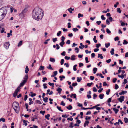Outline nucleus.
Here are the masks:
<instances>
[{"mask_svg": "<svg viewBox=\"0 0 128 128\" xmlns=\"http://www.w3.org/2000/svg\"><path fill=\"white\" fill-rule=\"evenodd\" d=\"M128 43V42H127L126 40H124V42L123 43V44H126Z\"/></svg>", "mask_w": 128, "mask_h": 128, "instance_id": "43", "label": "nucleus"}, {"mask_svg": "<svg viewBox=\"0 0 128 128\" xmlns=\"http://www.w3.org/2000/svg\"><path fill=\"white\" fill-rule=\"evenodd\" d=\"M20 88H17L13 94V96L14 97H16V96L18 92L20 91Z\"/></svg>", "mask_w": 128, "mask_h": 128, "instance_id": "5", "label": "nucleus"}, {"mask_svg": "<svg viewBox=\"0 0 128 128\" xmlns=\"http://www.w3.org/2000/svg\"><path fill=\"white\" fill-rule=\"evenodd\" d=\"M75 56L74 55H72L71 56V60H75Z\"/></svg>", "mask_w": 128, "mask_h": 128, "instance_id": "17", "label": "nucleus"}, {"mask_svg": "<svg viewBox=\"0 0 128 128\" xmlns=\"http://www.w3.org/2000/svg\"><path fill=\"white\" fill-rule=\"evenodd\" d=\"M91 114V112L90 111H88L86 114V115H88V114Z\"/></svg>", "mask_w": 128, "mask_h": 128, "instance_id": "62", "label": "nucleus"}, {"mask_svg": "<svg viewBox=\"0 0 128 128\" xmlns=\"http://www.w3.org/2000/svg\"><path fill=\"white\" fill-rule=\"evenodd\" d=\"M22 41H20L19 43H18V46H21L22 44Z\"/></svg>", "mask_w": 128, "mask_h": 128, "instance_id": "42", "label": "nucleus"}, {"mask_svg": "<svg viewBox=\"0 0 128 128\" xmlns=\"http://www.w3.org/2000/svg\"><path fill=\"white\" fill-rule=\"evenodd\" d=\"M64 59H62L61 60V61L60 62L61 63V65H62L64 63Z\"/></svg>", "mask_w": 128, "mask_h": 128, "instance_id": "61", "label": "nucleus"}, {"mask_svg": "<svg viewBox=\"0 0 128 128\" xmlns=\"http://www.w3.org/2000/svg\"><path fill=\"white\" fill-rule=\"evenodd\" d=\"M53 92L52 91H50V90H47V93H46V94H49L50 95L52 94H53Z\"/></svg>", "mask_w": 128, "mask_h": 128, "instance_id": "9", "label": "nucleus"}, {"mask_svg": "<svg viewBox=\"0 0 128 128\" xmlns=\"http://www.w3.org/2000/svg\"><path fill=\"white\" fill-rule=\"evenodd\" d=\"M110 45V43H108L107 44L106 43L105 44V46L106 48H108L109 46Z\"/></svg>", "mask_w": 128, "mask_h": 128, "instance_id": "39", "label": "nucleus"}, {"mask_svg": "<svg viewBox=\"0 0 128 128\" xmlns=\"http://www.w3.org/2000/svg\"><path fill=\"white\" fill-rule=\"evenodd\" d=\"M124 121L125 123L128 122V119L126 118H124Z\"/></svg>", "mask_w": 128, "mask_h": 128, "instance_id": "26", "label": "nucleus"}, {"mask_svg": "<svg viewBox=\"0 0 128 128\" xmlns=\"http://www.w3.org/2000/svg\"><path fill=\"white\" fill-rule=\"evenodd\" d=\"M47 68L48 69H49L51 70H54V69L52 67L51 65L50 64H49V66H48L47 67Z\"/></svg>", "mask_w": 128, "mask_h": 128, "instance_id": "22", "label": "nucleus"}, {"mask_svg": "<svg viewBox=\"0 0 128 128\" xmlns=\"http://www.w3.org/2000/svg\"><path fill=\"white\" fill-rule=\"evenodd\" d=\"M78 84L77 82L74 83L73 82V83L72 84V86H76Z\"/></svg>", "mask_w": 128, "mask_h": 128, "instance_id": "38", "label": "nucleus"}, {"mask_svg": "<svg viewBox=\"0 0 128 128\" xmlns=\"http://www.w3.org/2000/svg\"><path fill=\"white\" fill-rule=\"evenodd\" d=\"M60 104L61 105H62L64 106H65V103L64 102V101H62V102H61L60 103Z\"/></svg>", "mask_w": 128, "mask_h": 128, "instance_id": "55", "label": "nucleus"}, {"mask_svg": "<svg viewBox=\"0 0 128 128\" xmlns=\"http://www.w3.org/2000/svg\"><path fill=\"white\" fill-rule=\"evenodd\" d=\"M66 108L68 110H70L72 109V106L70 105H69L68 106H67L66 107Z\"/></svg>", "mask_w": 128, "mask_h": 128, "instance_id": "18", "label": "nucleus"}, {"mask_svg": "<svg viewBox=\"0 0 128 128\" xmlns=\"http://www.w3.org/2000/svg\"><path fill=\"white\" fill-rule=\"evenodd\" d=\"M4 28H2V30H1L0 32L1 33H3L4 32L5 33H6V32L4 30Z\"/></svg>", "mask_w": 128, "mask_h": 128, "instance_id": "27", "label": "nucleus"}, {"mask_svg": "<svg viewBox=\"0 0 128 128\" xmlns=\"http://www.w3.org/2000/svg\"><path fill=\"white\" fill-rule=\"evenodd\" d=\"M106 24L108 25H109L110 24V22L109 21L108 19H107L106 20Z\"/></svg>", "mask_w": 128, "mask_h": 128, "instance_id": "64", "label": "nucleus"}, {"mask_svg": "<svg viewBox=\"0 0 128 128\" xmlns=\"http://www.w3.org/2000/svg\"><path fill=\"white\" fill-rule=\"evenodd\" d=\"M48 84L50 86H52V87L53 88L54 87V83H50V82H49L48 83Z\"/></svg>", "mask_w": 128, "mask_h": 128, "instance_id": "28", "label": "nucleus"}, {"mask_svg": "<svg viewBox=\"0 0 128 128\" xmlns=\"http://www.w3.org/2000/svg\"><path fill=\"white\" fill-rule=\"evenodd\" d=\"M59 72L60 73H61L62 72H63V68H61L59 70Z\"/></svg>", "mask_w": 128, "mask_h": 128, "instance_id": "63", "label": "nucleus"}, {"mask_svg": "<svg viewBox=\"0 0 128 128\" xmlns=\"http://www.w3.org/2000/svg\"><path fill=\"white\" fill-rule=\"evenodd\" d=\"M56 108L59 110L60 111L62 112H63V110L61 109V108L60 107H59L58 106H56Z\"/></svg>", "mask_w": 128, "mask_h": 128, "instance_id": "31", "label": "nucleus"}, {"mask_svg": "<svg viewBox=\"0 0 128 128\" xmlns=\"http://www.w3.org/2000/svg\"><path fill=\"white\" fill-rule=\"evenodd\" d=\"M7 13L6 10L4 8L0 9V21L3 19Z\"/></svg>", "mask_w": 128, "mask_h": 128, "instance_id": "2", "label": "nucleus"}, {"mask_svg": "<svg viewBox=\"0 0 128 128\" xmlns=\"http://www.w3.org/2000/svg\"><path fill=\"white\" fill-rule=\"evenodd\" d=\"M89 123V122L87 120H86L85 121V122L84 124V127H85L86 126V124L87 126H88Z\"/></svg>", "mask_w": 128, "mask_h": 128, "instance_id": "15", "label": "nucleus"}, {"mask_svg": "<svg viewBox=\"0 0 128 128\" xmlns=\"http://www.w3.org/2000/svg\"><path fill=\"white\" fill-rule=\"evenodd\" d=\"M36 102L37 103L40 104H42V102L39 100H36Z\"/></svg>", "mask_w": 128, "mask_h": 128, "instance_id": "41", "label": "nucleus"}, {"mask_svg": "<svg viewBox=\"0 0 128 128\" xmlns=\"http://www.w3.org/2000/svg\"><path fill=\"white\" fill-rule=\"evenodd\" d=\"M25 106H26V109H27L26 110L27 111H28V110H29V112H30L31 111V109H28V104L27 103H26L25 104Z\"/></svg>", "mask_w": 128, "mask_h": 128, "instance_id": "10", "label": "nucleus"}, {"mask_svg": "<svg viewBox=\"0 0 128 128\" xmlns=\"http://www.w3.org/2000/svg\"><path fill=\"white\" fill-rule=\"evenodd\" d=\"M10 45L9 42H7L5 43L4 45V47L6 49H8Z\"/></svg>", "mask_w": 128, "mask_h": 128, "instance_id": "6", "label": "nucleus"}, {"mask_svg": "<svg viewBox=\"0 0 128 128\" xmlns=\"http://www.w3.org/2000/svg\"><path fill=\"white\" fill-rule=\"evenodd\" d=\"M127 92V91H122L121 92H120L119 94L120 95H121L122 94H124L125 93H126Z\"/></svg>", "mask_w": 128, "mask_h": 128, "instance_id": "12", "label": "nucleus"}, {"mask_svg": "<svg viewBox=\"0 0 128 128\" xmlns=\"http://www.w3.org/2000/svg\"><path fill=\"white\" fill-rule=\"evenodd\" d=\"M124 96H121L120 97V98L118 99V100L122 103V101L124 100Z\"/></svg>", "mask_w": 128, "mask_h": 128, "instance_id": "7", "label": "nucleus"}, {"mask_svg": "<svg viewBox=\"0 0 128 128\" xmlns=\"http://www.w3.org/2000/svg\"><path fill=\"white\" fill-rule=\"evenodd\" d=\"M47 80V78L46 77L43 78V80L42 81L43 82H44L45 81Z\"/></svg>", "mask_w": 128, "mask_h": 128, "instance_id": "59", "label": "nucleus"}, {"mask_svg": "<svg viewBox=\"0 0 128 128\" xmlns=\"http://www.w3.org/2000/svg\"><path fill=\"white\" fill-rule=\"evenodd\" d=\"M65 38L63 36H62L61 37V40L62 42H64V40L65 39Z\"/></svg>", "mask_w": 128, "mask_h": 128, "instance_id": "44", "label": "nucleus"}, {"mask_svg": "<svg viewBox=\"0 0 128 128\" xmlns=\"http://www.w3.org/2000/svg\"><path fill=\"white\" fill-rule=\"evenodd\" d=\"M114 49L113 48L112 49L111 51H110V53H111L112 55L114 54Z\"/></svg>", "mask_w": 128, "mask_h": 128, "instance_id": "20", "label": "nucleus"}, {"mask_svg": "<svg viewBox=\"0 0 128 128\" xmlns=\"http://www.w3.org/2000/svg\"><path fill=\"white\" fill-rule=\"evenodd\" d=\"M28 78V75L27 74H26L24 78V80L22 81V82L20 83V86L18 87L17 88H20V87L23 86L26 82Z\"/></svg>", "mask_w": 128, "mask_h": 128, "instance_id": "3", "label": "nucleus"}, {"mask_svg": "<svg viewBox=\"0 0 128 128\" xmlns=\"http://www.w3.org/2000/svg\"><path fill=\"white\" fill-rule=\"evenodd\" d=\"M97 70V68H93L94 73L95 74L96 73Z\"/></svg>", "mask_w": 128, "mask_h": 128, "instance_id": "34", "label": "nucleus"}, {"mask_svg": "<svg viewBox=\"0 0 128 128\" xmlns=\"http://www.w3.org/2000/svg\"><path fill=\"white\" fill-rule=\"evenodd\" d=\"M104 96V94H100L99 96V97L100 99H102L103 98V97Z\"/></svg>", "mask_w": 128, "mask_h": 128, "instance_id": "25", "label": "nucleus"}, {"mask_svg": "<svg viewBox=\"0 0 128 128\" xmlns=\"http://www.w3.org/2000/svg\"><path fill=\"white\" fill-rule=\"evenodd\" d=\"M77 81L78 82H80L82 80V78L81 77L79 78L78 77L77 78Z\"/></svg>", "mask_w": 128, "mask_h": 128, "instance_id": "35", "label": "nucleus"}, {"mask_svg": "<svg viewBox=\"0 0 128 128\" xmlns=\"http://www.w3.org/2000/svg\"><path fill=\"white\" fill-rule=\"evenodd\" d=\"M44 11L41 8H35L32 11V15L33 18L37 20H41L44 16Z\"/></svg>", "mask_w": 128, "mask_h": 128, "instance_id": "1", "label": "nucleus"}, {"mask_svg": "<svg viewBox=\"0 0 128 128\" xmlns=\"http://www.w3.org/2000/svg\"><path fill=\"white\" fill-rule=\"evenodd\" d=\"M107 86V87H108V86H109L108 84L106 83V82H103V86Z\"/></svg>", "mask_w": 128, "mask_h": 128, "instance_id": "46", "label": "nucleus"}, {"mask_svg": "<svg viewBox=\"0 0 128 128\" xmlns=\"http://www.w3.org/2000/svg\"><path fill=\"white\" fill-rule=\"evenodd\" d=\"M101 19L102 20H104L106 19V18L104 17V16L103 15L101 16Z\"/></svg>", "mask_w": 128, "mask_h": 128, "instance_id": "56", "label": "nucleus"}, {"mask_svg": "<svg viewBox=\"0 0 128 128\" xmlns=\"http://www.w3.org/2000/svg\"><path fill=\"white\" fill-rule=\"evenodd\" d=\"M50 62L54 63L55 62V60L54 58L51 57L50 58Z\"/></svg>", "mask_w": 128, "mask_h": 128, "instance_id": "13", "label": "nucleus"}, {"mask_svg": "<svg viewBox=\"0 0 128 128\" xmlns=\"http://www.w3.org/2000/svg\"><path fill=\"white\" fill-rule=\"evenodd\" d=\"M72 30L74 32H77L78 31V30L76 28H73Z\"/></svg>", "mask_w": 128, "mask_h": 128, "instance_id": "40", "label": "nucleus"}, {"mask_svg": "<svg viewBox=\"0 0 128 128\" xmlns=\"http://www.w3.org/2000/svg\"><path fill=\"white\" fill-rule=\"evenodd\" d=\"M14 110L15 111L16 113L18 114V113L19 112V109H16V108H14Z\"/></svg>", "mask_w": 128, "mask_h": 128, "instance_id": "37", "label": "nucleus"}, {"mask_svg": "<svg viewBox=\"0 0 128 128\" xmlns=\"http://www.w3.org/2000/svg\"><path fill=\"white\" fill-rule=\"evenodd\" d=\"M106 32L108 34H110L111 32L110 31L108 28L106 29Z\"/></svg>", "mask_w": 128, "mask_h": 128, "instance_id": "51", "label": "nucleus"}, {"mask_svg": "<svg viewBox=\"0 0 128 128\" xmlns=\"http://www.w3.org/2000/svg\"><path fill=\"white\" fill-rule=\"evenodd\" d=\"M77 104L78 106L79 107H82V104H80L79 102H78Z\"/></svg>", "mask_w": 128, "mask_h": 128, "instance_id": "57", "label": "nucleus"}, {"mask_svg": "<svg viewBox=\"0 0 128 128\" xmlns=\"http://www.w3.org/2000/svg\"><path fill=\"white\" fill-rule=\"evenodd\" d=\"M28 11L27 8H24L20 13V14H22L23 16H24L26 14V12Z\"/></svg>", "mask_w": 128, "mask_h": 128, "instance_id": "8", "label": "nucleus"}, {"mask_svg": "<svg viewBox=\"0 0 128 128\" xmlns=\"http://www.w3.org/2000/svg\"><path fill=\"white\" fill-rule=\"evenodd\" d=\"M61 33H62V32L60 31H59L58 32L57 34V35L58 36H59L61 34Z\"/></svg>", "mask_w": 128, "mask_h": 128, "instance_id": "53", "label": "nucleus"}, {"mask_svg": "<svg viewBox=\"0 0 128 128\" xmlns=\"http://www.w3.org/2000/svg\"><path fill=\"white\" fill-rule=\"evenodd\" d=\"M93 83L92 82L90 83H88L87 84V86L89 87H90L92 85Z\"/></svg>", "mask_w": 128, "mask_h": 128, "instance_id": "48", "label": "nucleus"}, {"mask_svg": "<svg viewBox=\"0 0 128 128\" xmlns=\"http://www.w3.org/2000/svg\"><path fill=\"white\" fill-rule=\"evenodd\" d=\"M28 66H26V68H25V72L27 74L28 73V72L29 70V69L28 68Z\"/></svg>", "mask_w": 128, "mask_h": 128, "instance_id": "11", "label": "nucleus"}, {"mask_svg": "<svg viewBox=\"0 0 128 128\" xmlns=\"http://www.w3.org/2000/svg\"><path fill=\"white\" fill-rule=\"evenodd\" d=\"M108 20H110V22H112V21L113 18L112 17H110L108 18Z\"/></svg>", "mask_w": 128, "mask_h": 128, "instance_id": "54", "label": "nucleus"}, {"mask_svg": "<svg viewBox=\"0 0 128 128\" xmlns=\"http://www.w3.org/2000/svg\"><path fill=\"white\" fill-rule=\"evenodd\" d=\"M5 121V119L3 118H0V122L2 121L3 122H4Z\"/></svg>", "mask_w": 128, "mask_h": 128, "instance_id": "29", "label": "nucleus"}, {"mask_svg": "<svg viewBox=\"0 0 128 128\" xmlns=\"http://www.w3.org/2000/svg\"><path fill=\"white\" fill-rule=\"evenodd\" d=\"M117 12L119 13H120L122 11L120 10V8H117Z\"/></svg>", "mask_w": 128, "mask_h": 128, "instance_id": "32", "label": "nucleus"}, {"mask_svg": "<svg viewBox=\"0 0 128 128\" xmlns=\"http://www.w3.org/2000/svg\"><path fill=\"white\" fill-rule=\"evenodd\" d=\"M62 90V88H57L56 91L58 92V93H60L61 92Z\"/></svg>", "mask_w": 128, "mask_h": 128, "instance_id": "30", "label": "nucleus"}, {"mask_svg": "<svg viewBox=\"0 0 128 128\" xmlns=\"http://www.w3.org/2000/svg\"><path fill=\"white\" fill-rule=\"evenodd\" d=\"M127 80L126 79H124V82H123V84H125L127 82Z\"/></svg>", "mask_w": 128, "mask_h": 128, "instance_id": "49", "label": "nucleus"}, {"mask_svg": "<svg viewBox=\"0 0 128 128\" xmlns=\"http://www.w3.org/2000/svg\"><path fill=\"white\" fill-rule=\"evenodd\" d=\"M113 110L114 111L115 114H116L119 111V110L118 109H116L115 108H113Z\"/></svg>", "mask_w": 128, "mask_h": 128, "instance_id": "14", "label": "nucleus"}, {"mask_svg": "<svg viewBox=\"0 0 128 128\" xmlns=\"http://www.w3.org/2000/svg\"><path fill=\"white\" fill-rule=\"evenodd\" d=\"M12 107L13 108L19 109L20 106L19 104L16 102H14L12 104Z\"/></svg>", "mask_w": 128, "mask_h": 128, "instance_id": "4", "label": "nucleus"}, {"mask_svg": "<svg viewBox=\"0 0 128 128\" xmlns=\"http://www.w3.org/2000/svg\"><path fill=\"white\" fill-rule=\"evenodd\" d=\"M69 127L71 128H72L74 127V126L73 125V123L72 122L70 124V125L69 126Z\"/></svg>", "mask_w": 128, "mask_h": 128, "instance_id": "52", "label": "nucleus"}, {"mask_svg": "<svg viewBox=\"0 0 128 128\" xmlns=\"http://www.w3.org/2000/svg\"><path fill=\"white\" fill-rule=\"evenodd\" d=\"M50 39H48L47 40H46L45 41V42L44 43L45 44H48V41H49L50 40Z\"/></svg>", "mask_w": 128, "mask_h": 128, "instance_id": "47", "label": "nucleus"}, {"mask_svg": "<svg viewBox=\"0 0 128 128\" xmlns=\"http://www.w3.org/2000/svg\"><path fill=\"white\" fill-rule=\"evenodd\" d=\"M79 49L78 48L76 47L75 48V50L76 51V52L78 53V52Z\"/></svg>", "mask_w": 128, "mask_h": 128, "instance_id": "58", "label": "nucleus"}, {"mask_svg": "<svg viewBox=\"0 0 128 128\" xmlns=\"http://www.w3.org/2000/svg\"><path fill=\"white\" fill-rule=\"evenodd\" d=\"M96 36H94V38L93 39V40L94 41L95 43H96L97 42V40H96Z\"/></svg>", "mask_w": 128, "mask_h": 128, "instance_id": "24", "label": "nucleus"}, {"mask_svg": "<svg viewBox=\"0 0 128 128\" xmlns=\"http://www.w3.org/2000/svg\"><path fill=\"white\" fill-rule=\"evenodd\" d=\"M64 42H61L59 44L61 46L63 47V46L64 45Z\"/></svg>", "mask_w": 128, "mask_h": 128, "instance_id": "23", "label": "nucleus"}, {"mask_svg": "<svg viewBox=\"0 0 128 128\" xmlns=\"http://www.w3.org/2000/svg\"><path fill=\"white\" fill-rule=\"evenodd\" d=\"M22 120L23 121V122L25 126H26L27 125V123H26V122H28V121L27 120Z\"/></svg>", "mask_w": 128, "mask_h": 128, "instance_id": "19", "label": "nucleus"}, {"mask_svg": "<svg viewBox=\"0 0 128 128\" xmlns=\"http://www.w3.org/2000/svg\"><path fill=\"white\" fill-rule=\"evenodd\" d=\"M50 116V114H48L47 115H45V118H46L48 120H49L50 119L49 117Z\"/></svg>", "mask_w": 128, "mask_h": 128, "instance_id": "16", "label": "nucleus"}, {"mask_svg": "<svg viewBox=\"0 0 128 128\" xmlns=\"http://www.w3.org/2000/svg\"><path fill=\"white\" fill-rule=\"evenodd\" d=\"M78 18H80V17H82L83 16V15L82 14H81L80 13H79L78 14Z\"/></svg>", "mask_w": 128, "mask_h": 128, "instance_id": "36", "label": "nucleus"}, {"mask_svg": "<svg viewBox=\"0 0 128 128\" xmlns=\"http://www.w3.org/2000/svg\"><path fill=\"white\" fill-rule=\"evenodd\" d=\"M110 91V89H108V90L106 91V94L107 95H108L109 94V92Z\"/></svg>", "mask_w": 128, "mask_h": 128, "instance_id": "60", "label": "nucleus"}, {"mask_svg": "<svg viewBox=\"0 0 128 128\" xmlns=\"http://www.w3.org/2000/svg\"><path fill=\"white\" fill-rule=\"evenodd\" d=\"M81 122L80 120H76V123L79 125Z\"/></svg>", "mask_w": 128, "mask_h": 128, "instance_id": "50", "label": "nucleus"}, {"mask_svg": "<svg viewBox=\"0 0 128 128\" xmlns=\"http://www.w3.org/2000/svg\"><path fill=\"white\" fill-rule=\"evenodd\" d=\"M48 98L47 97H46L44 98L43 99V100L45 102H48Z\"/></svg>", "mask_w": 128, "mask_h": 128, "instance_id": "21", "label": "nucleus"}, {"mask_svg": "<svg viewBox=\"0 0 128 128\" xmlns=\"http://www.w3.org/2000/svg\"><path fill=\"white\" fill-rule=\"evenodd\" d=\"M44 66H40V68H39V70H43L44 69Z\"/></svg>", "mask_w": 128, "mask_h": 128, "instance_id": "33", "label": "nucleus"}, {"mask_svg": "<svg viewBox=\"0 0 128 128\" xmlns=\"http://www.w3.org/2000/svg\"><path fill=\"white\" fill-rule=\"evenodd\" d=\"M45 113V111L44 110V111L41 110L40 111V113L41 114H42V115L44 114Z\"/></svg>", "mask_w": 128, "mask_h": 128, "instance_id": "45", "label": "nucleus"}]
</instances>
